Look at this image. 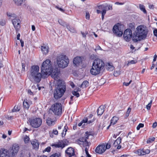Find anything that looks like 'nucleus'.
<instances>
[{"mask_svg": "<svg viewBox=\"0 0 157 157\" xmlns=\"http://www.w3.org/2000/svg\"><path fill=\"white\" fill-rule=\"evenodd\" d=\"M148 32V30L146 26L143 25L138 26L133 34L132 40L134 42H137L145 39L147 36Z\"/></svg>", "mask_w": 157, "mask_h": 157, "instance_id": "1", "label": "nucleus"}, {"mask_svg": "<svg viewBox=\"0 0 157 157\" xmlns=\"http://www.w3.org/2000/svg\"><path fill=\"white\" fill-rule=\"evenodd\" d=\"M105 63L101 59H97L93 63L92 68L90 70V73L93 75H96L99 74L101 71L103 70Z\"/></svg>", "mask_w": 157, "mask_h": 157, "instance_id": "2", "label": "nucleus"}, {"mask_svg": "<svg viewBox=\"0 0 157 157\" xmlns=\"http://www.w3.org/2000/svg\"><path fill=\"white\" fill-rule=\"evenodd\" d=\"M66 85L63 81L58 80L54 91V97L56 99L61 98L66 91Z\"/></svg>", "mask_w": 157, "mask_h": 157, "instance_id": "3", "label": "nucleus"}, {"mask_svg": "<svg viewBox=\"0 0 157 157\" xmlns=\"http://www.w3.org/2000/svg\"><path fill=\"white\" fill-rule=\"evenodd\" d=\"M39 67L37 65L32 66L29 71V78L33 79L37 83L39 82L41 80V78H45L44 77L42 73L39 72Z\"/></svg>", "mask_w": 157, "mask_h": 157, "instance_id": "4", "label": "nucleus"}, {"mask_svg": "<svg viewBox=\"0 0 157 157\" xmlns=\"http://www.w3.org/2000/svg\"><path fill=\"white\" fill-rule=\"evenodd\" d=\"M53 69L52 63L49 59H46L44 61L41 67V72L44 77H46L48 74H50Z\"/></svg>", "mask_w": 157, "mask_h": 157, "instance_id": "5", "label": "nucleus"}, {"mask_svg": "<svg viewBox=\"0 0 157 157\" xmlns=\"http://www.w3.org/2000/svg\"><path fill=\"white\" fill-rule=\"evenodd\" d=\"M56 61L59 67L64 68L68 66L69 60L68 57L66 55L61 54L57 56Z\"/></svg>", "mask_w": 157, "mask_h": 157, "instance_id": "6", "label": "nucleus"}, {"mask_svg": "<svg viewBox=\"0 0 157 157\" xmlns=\"http://www.w3.org/2000/svg\"><path fill=\"white\" fill-rule=\"evenodd\" d=\"M28 123L33 128H37L39 127L42 124V120L40 118L32 117L29 118Z\"/></svg>", "mask_w": 157, "mask_h": 157, "instance_id": "7", "label": "nucleus"}, {"mask_svg": "<svg viewBox=\"0 0 157 157\" xmlns=\"http://www.w3.org/2000/svg\"><path fill=\"white\" fill-rule=\"evenodd\" d=\"M19 149V146L18 145H13L11 149H10L4 153L5 157H14L17 154Z\"/></svg>", "mask_w": 157, "mask_h": 157, "instance_id": "8", "label": "nucleus"}, {"mask_svg": "<svg viewBox=\"0 0 157 157\" xmlns=\"http://www.w3.org/2000/svg\"><path fill=\"white\" fill-rule=\"evenodd\" d=\"M50 109L52 110L55 115H60L62 113V105L59 103H56L52 106Z\"/></svg>", "mask_w": 157, "mask_h": 157, "instance_id": "9", "label": "nucleus"}, {"mask_svg": "<svg viewBox=\"0 0 157 157\" xmlns=\"http://www.w3.org/2000/svg\"><path fill=\"white\" fill-rule=\"evenodd\" d=\"M90 134L89 132H86L85 133V136L80 138L77 141V143L79 144L81 146L86 147L88 145V143L87 141V139H88Z\"/></svg>", "mask_w": 157, "mask_h": 157, "instance_id": "10", "label": "nucleus"}, {"mask_svg": "<svg viewBox=\"0 0 157 157\" xmlns=\"http://www.w3.org/2000/svg\"><path fill=\"white\" fill-rule=\"evenodd\" d=\"M123 25L119 24L115 25L113 28V32L118 36H121L123 34Z\"/></svg>", "mask_w": 157, "mask_h": 157, "instance_id": "11", "label": "nucleus"}, {"mask_svg": "<svg viewBox=\"0 0 157 157\" xmlns=\"http://www.w3.org/2000/svg\"><path fill=\"white\" fill-rule=\"evenodd\" d=\"M51 77L54 79L55 82L57 84L58 81V80L62 81L59 79L60 72L57 70H54L53 71L52 70L51 72L50 73Z\"/></svg>", "mask_w": 157, "mask_h": 157, "instance_id": "12", "label": "nucleus"}, {"mask_svg": "<svg viewBox=\"0 0 157 157\" xmlns=\"http://www.w3.org/2000/svg\"><path fill=\"white\" fill-rule=\"evenodd\" d=\"M132 31L128 29L125 30L123 34L124 38L126 41H129L131 38L132 39Z\"/></svg>", "mask_w": 157, "mask_h": 157, "instance_id": "13", "label": "nucleus"}, {"mask_svg": "<svg viewBox=\"0 0 157 157\" xmlns=\"http://www.w3.org/2000/svg\"><path fill=\"white\" fill-rule=\"evenodd\" d=\"M12 22L16 31H18L21 27L20 25L21 22V20L18 18H15L12 20Z\"/></svg>", "mask_w": 157, "mask_h": 157, "instance_id": "14", "label": "nucleus"}, {"mask_svg": "<svg viewBox=\"0 0 157 157\" xmlns=\"http://www.w3.org/2000/svg\"><path fill=\"white\" fill-rule=\"evenodd\" d=\"M66 156L68 157H75L74 149L71 147H68L65 151Z\"/></svg>", "mask_w": 157, "mask_h": 157, "instance_id": "15", "label": "nucleus"}, {"mask_svg": "<svg viewBox=\"0 0 157 157\" xmlns=\"http://www.w3.org/2000/svg\"><path fill=\"white\" fill-rule=\"evenodd\" d=\"M82 57L80 56H76L73 59V63L75 66H78L80 64L82 63Z\"/></svg>", "mask_w": 157, "mask_h": 157, "instance_id": "16", "label": "nucleus"}, {"mask_svg": "<svg viewBox=\"0 0 157 157\" xmlns=\"http://www.w3.org/2000/svg\"><path fill=\"white\" fill-rule=\"evenodd\" d=\"M105 151V145L104 144L98 146L95 150V152L101 154L104 153Z\"/></svg>", "mask_w": 157, "mask_h": 157, "instance_id": "17", "label": "nucleus"}, {"mask_svg": "<svg viewBox=\"0 0 157 157\" xmlns=\"http://www.w3.org/2000/svg\"><path fill=\"white\" fill-rule=\"evenodd\" d=\"M150 151L149 149H138L135 152L139 155H143L150 153Z\"/></svg>", "mask_w": 157, "mask_h": 157, "instance_id": "18", "label": "nucleus"}, {"mask_svg": "<svg viewBox=\"0 0 157 157\" xmlns=\"http://www.w3.org/2000/svg\"><path fill=\"white\" fill-rule=\"evenodd\" d=\"M31 144L34 149H37L38 148L39 143L38 141L36 140H34L31 142Z\"/></svg>", "mask_w": 157, "mask_h": 157, "instance_id": "19", "label": "nucleus"}, {"mask_svg": "<svg viewBox=\"0 0 157 157\" xmlns=\"http://www.w3.org/2000/svg\"><path fill=\"white\" fill-rule=\"evenodd\" d=\"M104 111V107L103 106H100L98 109L97 112L98 115H101Z\"/></svg>", "mask_w": 157, "mask_h": 157, "instance_id": "20", "label": "nucleus"}, {"mask_svg": "<svg viewBox=\"0 0 157 157\" xmlns=\"http://www.w3.org/2000/svg\"><path fill=\"white\" fill-rule=\"evenodd\" d=\"M106 69L109 71H112L114 69V67L111 63H108L106 65Z\"/></svg>", "mask_w": 157, "mask_h": 157, "instance_id": "21", "label": "nucleus"}, {"mask_svg": "<svg viewBox=\"0 0 157 157\" xmlns=\"http://www.w3.org/2000/svg\"><path fill=\"white\" fill-rule=\"evenodd\" d=\"M46 123L48 126H52L55 124V122L52 119L48 117L46 120Z\"/></svg>", "mask_w": 157, "mask_h": 157, "instance_id": "22", "label": "nucleus"}, {"mask_svg": "<svg viewBox=\"0 0 157 157\" xmlns=\"http://www.w3.org/2000/svg\"><path fill=\"white\" fill-rule=\"evenodd\" d=\"M52 146H54L56 148L61 147L62 149L64 147V146L62 144V142L61 141H59L57 144H52Z\"/></svg>", "mask_w": 157, "mask_h": 157, "instance_id": "23", "label": "nucleus"}, {"mask_svg": "<svg viewBox=\"0 0 157 157\" xmlns=\"http://www.w3.org/2000/svg\"><path fill=\"white\" fill-rule=\"evenodd\" d=\"M119 118L118 117H113L111 120L110 125H114L117 121Z\"/></svg>", "mask_w": 157, "mask_h": 157, "instance_id": "24", "label": "nucleus"}, {"mask_svg": "<svg viewBox=\"0 0 157 157\" xmlns=\"http://www.w3.org/2000/svg\"><path fill=\"white\" fill-rule=\"evenodd\" d=\"M121 138L119 137L114 142L113 146L114 147H116L117 145H119L121 142Z\"/></svg>", "mask_w": 157, "mask_h": 157, "instance_id": "25", "label": "nucleus"}, {"mask_svg": "<svg viewBox=\"0 0 157 157\" xmlns=\"http://www.w3.org/2000/svg\"><path fill=\"white\" fill-rule=\"evenodd\" d=\"M135 136L136 135L134 133L129 132L128 134L127 138L129 140H130L134 138Z\"/></svg>", "mask_w": 157, "mask_h": 157, "instance_id": "26", "label": "nucleus"}, {"mask_svg": "<svg viewBox=\"0 0 157 157\" xmlns=\"http://www.w3.org/2000/svg\"><path fill=\"white\" fill-rule=\"evenodd\" d=\"M58 22L63 27H66L68 26V24L66 22L63 21L61 19H59L58 21Z\"/></svg>", "mask_w": 157, "mask_h": 157, "instance_id": "27", "label": "nucleus"}, {"mask_svg": "<svg viewBox=\"0 0 157 157\" xmlns=\"http://www.w3.org/2000/svg\"><path fill=\"white\" fill-rule=\"evenodd\" d=\"M89 83L87 81H85L83 82L81 85L80 86V87L85 88L88 86Z\"/></svg>", "mask_w": 157, "mask_h": 157, "instance_id": "28", "label": "nucleus"}, {"mask_svg": "<svg viewBox=\"0 0 157 157\" xmlns=\"http://www.w3.org/2000/svg\"><path fill=\"white\" fill-rule=\"evenodd\" d=\"M139 8L145 14L147 13V11L145 10V6L141 4H139Z\"/></svg>", "mask_w": 157, "mask_h": 157, "instance_id": "29", "label": "nucleus"}, {"mask_svg": "<svg viewBox=\"0 0 157 157\" xmlns=\"http://www.w3.org/2000/svg\"><path fill=\"white\" fill-rule=\"evenodd\" d=\"M67 29L71 32L72 33H75L76 31L74 28L72 27H71L69 25L67 27Z\"/></svg>", "mask_w": 157, "mask_h": 157, "instance_id": "30", "label": "nucleus"}, {"mask_svg": "<svg viewBox=\"0 0 157 157\" xmlns=\"http://www.w3.org/2000/svg\"><path fill=\"white\" fill-rule=\"evenodd\" d=\"M25 0H13L14 2L18 6L21 5L22 4L23 2H24Z\"/></svg>", "mask_w": 157, "mask_h": 157, "instance_id": "31", "label": "nucleus"}, {"mask_svg": "<svg viewBox=\"0 0 157 157\" xmlns=\"http://www.w3.org/2000/svg\"><path fill=\"white\" fill-rule=\"evenodd\" d=\"M62 144L64 146V147L66 145H67L69 144V141L67 139H64L61 141Z\"/></svg>", "mask_w": 157, "mask_h": 157, "instance_id": "32", "label": "nucleus"}, {"mask_svg": "<svg viewBox=\"0 0 157 157\" xmlns=\"http://www.w3.org/2000/svg\"><path fill=\"white\" fill-rule=\"evenodd\" d=\"M23 105L24 107L26 109H28L29 106V105L28 102L27 101L24 100V101L23 102Z\"/></svg>", "mask_w": 157, "mask_h": 157, "instance_id": "33", "label": "nucleus"}, {"mask_svg": "<svg viewBox=\"0 0 157 157\" xmlns=\"http://www.w3.org/2000/svg\"><path fill=\"white\" fill-rule=\"evenodd\" d=\"M24 140L25 144H26L29 141L30 138L28 136H25L24 137Z\"/></svg>", "mask_w": 157, "mask_h": 157, "instance_id": "34", "label": "nucleus"}, {"mask_svg": "<svg viewBox=\"0 0 157 157\" xmlns=\"http://www.w3.org/2000/svg\"><path fill=\"white\" fill-rule=\"evenodd\" d=\"M26 62L25 61H22L21 62V65L22 69L21 70V72H25V66Z\"/></svg>", "mask_w": 157, "mask_h": 157, "instance_id": "35", "label": "nucleus"}, {"mask_svg": "<svg viewBox=\"0 0 157 157\" xmlns=\"http://www.w3.org/2000/svg\"><path fill=\"white\" fill-rule=\"evenodd\" d=\"M137 62V61L136 60H132L131 61H128V63L127 64V65L128 66L129 65L132 64H135Z\"/></svg>", "mask_w": 157, "mask_h": 157, "instance_id": "36", "label": "nucleus"}, {"mask_svg": "<svg viewBox=\"0 0 157 157\" xmlns=\"http://www.w3.org/2000/svg\"><path fill=\"white\" fill-rule=\"evenodd\" d=\"M19 107L18 106H15L12 110L13 112L19 111L20 110Z\"/></svg>", "mask_w": 157, "mask_h": 157, "instance_id": "37", "label": "nucleus"}, {"mask_svg": "<svg viewBox=\"0 0 157 157\" xmlns=\"http://www.w3.org/2000/svg\"><path fill=\"white\" fill-rule=\"evenodd\" d=\"M49 48L48 46V44H43L42 45H41V49H48Z\"/></svg>", "mask_w": 157, "mask_h": 157, "instance_id": "38", "label": "nucleus"}, {"mask_svg": "<svg viewBox=\"0 0 157 157\" xmlns=\"http://www.w3.org/2000/svg\"><path fill=\"white\" fill-rule=\"evenodd\" d=\"M106 12V10L105 9L103 10L101 12L102 14V20H103L104 18V16Z\"/></svg>", "mask_w": 157, "mask_h": 157, "instance_id": "39", "label": "nucleus"}, {"mask_svg": "<svg viewBox=\"0 0 157 157\" xmlns=\"http://www.w3.org/2000/svg\"><path fill=\"white\" fill-rule=\"evenodd\" d=\"M155 139V138L154 137L151 138H149L148 140H147V142L148 144L152 142V141H154Z\"/></svg>", "mask_w": 157, "mask_h": 157, "instance_id": "40", "label": "nucleus"}, {"mask_svg": "<svg viewBox=\"0 0 157 157\" xmlns=\"http://www.w3.org/2000/svg\"><path fill=\"white\" fill-rule=\"evenodd\" d=\"M152 100H151L150 102L148 103V104L147 105L146 108L147 110H150L151 106V104L152 103Z\"/></svg>", "mask_w": 157, "mask_h": 157, "instance_id": "41", "label": "nucleus"}, {"mask_svg": "<svg viewBox=\"0 0 157 157\" xmlns=\"http://www.w3.org/2000/svg\"><path fill=\"white\" fill-rule=\"evenodd\" d=\"M72 93L74 95L76 96L77 97H78L79 96V94L77 91H73Z\"/></svg>", "mask_w": 157, "mask_h": 157, "instance_id": "42", "label": "nucleus"}, {"mask_svg": "<svg viewBox=\"0 0 157 157\" xmlns=\"http://www.w3.org/2000/svg\"><path fill=\"white\" fill-rule=\"evenodd\" d=\"M60 156L59 153H56L51 155L50 157H59Z\"/></svg>", "mask_w": 157, "mask_h": 157, "instance_id": "43", "label": "nucleus"}, {"mask_svg": "<svg viewBox=\"0 0 157 157\" xmlns=\"http://www.w3.org/2000/svg\"><path fill=\"white\" fill-rule=\"evenodd\" d=\"M131 109L130 107H129L127 111V112L126 113V116L127 117L128 116L129 114L131 111Z\"/></svg>", "mask_w": 157, "mask_h": 157, "instance_id": "44", "label": "nucleus"}, {"mask_svg": "<svg viewBox=\"0 0 157 157\" xmlns=\"http://www.w3.org/2000/svg\"><path fill=\"white\" fill-rule=\"evenodd\" d=\"M111 147V144L108 143L106 145H105V150L106 149H109Z\"/></svg>", "mask_w": 157, "mask_h": 157, "instance_id": "45", "label": "nucleus"}, {"mask_svg": "<svg viewBox=\"0 0 157 157\" xmlns=\"http://www.w3.org/2000/svg\"><path fill=\"white\" fill-rule=\"evenodd\" d=\"M6 24V21L5 20H1L0 21V24L2 26H4Z\"/></svg>", "mask_w": 157, "mask_h": 157, "instance_id": "46", "label": "nucleus"}, {"mask_svg": "<svg viewBox=\"0 0 157 157\" xmlns=\"http://www.w3.org/2000/svg\"><path fill=\"white\" fill-rule=\"evenodd\" d=\"M42 53L46 55L48 52V50H41Z\"/></svg>", "mask_w": 157, "mask_h": 157, "instance_id": "47", "label": "nucleus"}, {"mask_svg": "<svg viewBox=\"0 0 157 157\" xmlns=\"http://www.w3.org/2000/svg\"><path fill=\"white\" fill-rule=\"evenodd\" d=\"M68 128V126L67 125H66L64 126V130H63V132H65V133L64 134V136H65V135H66V132L67 131V130Z\"/></svg>", "mask_w": 157, "mask_h": 157, "instance_id": "48", "label": "nucleus"}, {"mask_svg": "<svg viewBox=\"0 0 157 157\" xmlns=\"http://www.w3.org/2000/svg\"><path fill=\"white\" fill-rule=\"evenodd\" d=\"M86 18L87 19H89L90 18V14L88 12H86Z\"/></svg>", "mask_w": 157, "mask_h": 157, "instance_id": "49", "label": "nucleus"}, {"mask_svg": "<svg viewBox=\"0 0 157 157\" xmlns=\"http://www.w3.org/2000/svg\"><path fill=\"white\" fill-rule=\"evenodd\" d=\"M88 120V118L87 117H84L82 121L83 123H87Z\"/></svg>", "mask_w": 157, "mask_h": 157, "instance_id": "50", "label": "nucleus"}, {"mask_svg": "<svg viewBox=\"0 0 157 157\" xmlns=\"http://www.w3.org/2000/svg\"><path fill=\"white\" fill-rule=\"evenodd\" d=\"M132 82V81L131 80L129 82H124L123 83V84L124 85H125L126 86H128L131 83V82Z\"/></svg>", "mask_w": 157, "mask_h": 157, "instance_id": "51", "label": "nucleus"}, {"mask_svg": "<svg viewBox=\"0 0 157 157\" xmlns=\"http://www.w3.org/2000/svg\"><path fill=\"white\" fill-rule=\"evenodd\" d=\"M7 15L9 17H14V15H15L13 14H12L10 13H7Z\"/></svg>", "mask_w": 157, "mask_h": 157, "instance_id": "52", "label": "nucleus"}, {"mask_svg": "<svg viewBox=\"0 0 157 157\" xmlns=\"http://www.w3.org/2000/svg\"><path fill=\"white\" fill-rule=\"evenodd\" d=\"M51 149V147H47L45 149L44 151H45L49 152L50 151Z\"/></svg>", "mask_w": 157, "mask_h": 157, "instance_id": "53", "label": "nucleus"}, {"mask_svg": "<svg viewBox=\"0 0 157 157\" xmlns=\"http://www.w3.org/2000/svg\"><path fill=\"white\" fill-rule=\"evenodd\" d=\"M107 7L108 9L107 10H112V6H111V5H107Z\"/></svg>", "mask_w": 157, "mask_h": 157, "instance_id": "54", "label": "nucleus"}, {"mask_svg": "<svg viewBox=\"0 0 157 157\" xmlns=\"http://www.w3.org/2000/svg\"><path fill=\"white\" fill-rule=\"evenodd\" d=\"M120 71H119L118 72L117 71H116L114 72V74L115 76H117V75H120Z\"/></svg>", "mask_w": 157, "mask_h": 157, "instance_id": "55", "label": "nucleus"}, {"mask_svg": "<svg viewBox=\"0 0 157 157\" xmlns=\"http://www.w3.org/2000/svg\"><path fill=\"white\" fill-rule=\"evenodd\" d=\"M98 7V9H103V7L104 6V5H97Z\"/></svg>", "mask_w": 157, "mask_h": 157, "instance_id": "56", "label": "nucleus"}, {"mask_svg": "<svg viewBox=\"0 0 157 157\" xmlns=\"http://www.w3.org/2000/svg\"><path fill=\"white\" fill-rule=\"evenodd\" d=\"M153 33L155 36H157V29H155L154 30Z\"/></svg>", "mask_w": 157, "mask_h": 157, "instance_id": "57", "label": "nucleus"}, {"mask_svg": "<svg viewBox=\"0 0 157 157\" xmlns=\"http://www.w3.org/2000/svg\"><path fill=\"white\" fill-rule=\"evenodd\" d=\"M53 133L55 135H57L58 133V131L56 130H53Z\"/></svg>", "mask_w": 157, "mask_h": 157, "instance_id": "58", "label": "nucleus"}, {"mask_svg": "<svg viewBox=\"0 0 157 157\" xmlns=\"http://www.w3.org/2000/svg\"><path fill=\"white\" fill-rule=\"evenodd\" d=\"M56 7L58 9H59V10H60V11H61L63 12L64 11V10L62 9L61 8H59V7H58L57 6H56Z\"/></svg>", "mask_w": 157, "mask_h": 157, "instance_id": "59", "label": "nucleus"}, {"mask_svg": "<svg viewBox=\"0 0 157 157\" xmlns=\"http://www.w3.org/2000/svg\"><path fill=\"white\" fill-rule=\"evenodd\" d=\"M157 126V123L155 122L153 124L152 127L153 128H155Z\"/></svg>", "mask_w": 157, "mask_h": 157, "instance_id": "60", "label": "nucleus"}, {"mask_svg": "<svg viewBox=\"0 0 157 157\" xmlns=\"http://www.w3.org/2000/svg\"><path fill=\"white\" fill-rule=\"evenodd\" d=\"M149 8L150 9H153L154 8V6L152 5H150L149 6Z\"/></svg>", "mask_w": 157, "mask_h": 157, "instance_id": "61", "label": "nucleus"}, {"mask_svg": "<svg viewBox=\"0 0 157 157\" xmlns=\"http://www.w3.org/2000/svg\"><path fill=\"white\" fill-rule=\"evenodd\" d=\"M28 93L31 95H33V93L31 91L30 89L28 90Z\"/></svg>", "mask_w": 157, "mask_h": 157, "instance_id": "62", "label": "nucleus"}, {"mask_svg": "<svg viewBox=\"0 0 157 157\" xmlns=\"http://www.w3.org/2000/svg\"><path fill=\"white\" fill-rule=\"evenodd\" d=\"M138 126L140 128H142L144 126V124H143L140 123V124Z\"/></svg>", "mask_w": 157, "mask_h": 157, "instance_id": "63", "label": "nucleus"}, {"mask_svg": "<svg viewBox=\"0 0 157 157\" xmlns=\"http://www.w3.org/2000/svg\"><path fill=\"white\" fill-rule=\"evenodd\" d=\"M70 85L72 88H74L75 86V85L74 83L72 82H70Z\"/></svg>", "mask_w": 157, "mask_h": 157, "instance_id": "64", "label": "nucleus"}]
</instances>
